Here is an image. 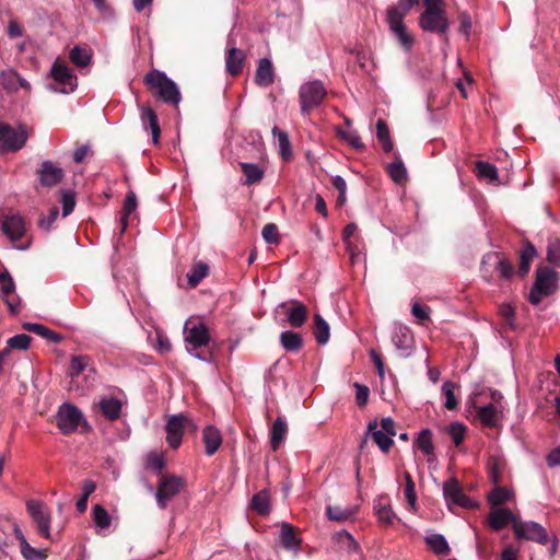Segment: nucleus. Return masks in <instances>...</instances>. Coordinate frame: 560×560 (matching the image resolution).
Masks as SVG:
<instances>
[{
  "instance_id": "obj_42",
  "label": "nucleus",
  "mask_w": 560,
  "mask_h": 560,
  "mask_svg": "<svg viewBox=\"0 0 560 560\" xmlns=\"http://www.w3.org/2000/svg\"><path fill=\"white\" fill-rule=\"evenodd\" d=\"M416 445L424 455H433L434 446L432 443V433L429 429H423L419 432L416 439Z\"/></svg>"
},
{
  "instance_id": "obj_54",
  "label": "nucleus",
  "mask_w": 560,
  "mask_h": 560,
  "mask_svg": "<svg viewBox=\"0 0 560 560\" xmlns=\"http://www.w3.org/2000/svg\"><path fill=\"white\" fill-rule=\"evenodd\" d=\"M32 338L26 334H19L8 340V349L27 350Z\"/></svg>"
},
{
  "instance_id": "obj_51",
  "label": "nucleus",
  "mask_w": 560,
  "mask_h": 560,
  "mask_svg": "<svg viewBox=\"0 0 560 560\" xmlns=\"http://www.w3.org/2000/svg\"><path fill=\"white\" fill-rule=\"evenodd\" d=\"M337 135L340 139L345 140L346 142H348L351 147H353L354 149H363V143L361 141V138L358 133L357 130L354 129H341V128H338L337 129Z\"/></svg>"
},
{
  "instance_id": "obj_24",
  "label": "nucleus",
  "mask_w": 560,
  "mask_h": 560,
  "mask_svg": "<svg viewBox=\"0 0 560 560\" xmlns=\"http://www.w3.org/2000/svg\"><path fill=\"white\" fill-rule=\"evenodd\" d=\"M424 542L429 549L438 557H446L451 553V547L444 535L429 533L424 536Z\"/></svg>"
},
{
  "instance_id": "obj_1",
  "label": "nucleus",
  "mask_w": 560,
  "mask_h": 560,
  "mask_svg": "<svg viewBox=\"0 0 560 560\" xmlns=\"http://www.w3.org/2000/svg\"><path fill=\"white\" fill-rule=\"evenodd\" d=\"M503 395L494 388L474 393L470 406L476 411V418L486 428L497 429L503 419Z\"/></svg>"
},
{
  "instance_id": "obj_10",
  "label": "nucleus",
  "mask_w": 560,
  "mask_h": 560,
  "mask_svg": "<svg viewBox=\"0 0 560 560\" xmlns=\"http://www.w3.org/2000/svg\"><path fill=\"white\" fill-rule=\"evenodd\" d=\"M26 510L35 523L38 534L46 538H50V524H51V513L49 508L39 500H28L26 502Z\"/></svg>"
},
{
  "instance_id": "obj_40",
  "label": "nucleus",
  "mask_w": 560,
  "mask_h": 560,
  "mask_svg": "<svg viewBox=\"0 0 560 560\" xmlns=\"http://www.w3.org/2000/svg\"><path fill=\"white\" fill-rule=\"evenodd\" d=\"M537 252L533 244L526 243L524 247L521 250L520 258V272L522 276H525L528 273L530 264L533 259L536 257Z\"/></svg>"
},
{
  "instance_id": "obj_55",
  "label": "nucleus",
  "mask_w": 560,
  "mask_h": 560,
  "mask_svg": "<svg viewBox=\"0 0 560 560\" xmlns=\"http://www.w3.org/2000/svg\"><path fill=\"white\" fill-rule=\"evenodd\" d=\"M404 477H405V481H406L405 495H406L407 501L410 504V506L412 509H416L417 495H416V491H415V482L409 472H405Z\"/></svg>"
},
{
  "instance_id": "obj_28",
  "label": "nucleus",
  "mask_w": 560,
  "mask_h": 560,
  "mask_svg": "<svg viewBox=\"0 0 560 560\" xmlns=\"http://www.w3.org/2000/svg\"><path fill=\"white\" fill-rule=\"evenodd\" d=\"M92 518L96 532L105 535L112 525V516L107 510L101 504H95L92 509Z\"/></svg>"
},
{
  "instance_id": "obj_6",
  "label": "nucleus",
  "mask_w": 560,
  "mask_h": 560,
  "mask_svg": "<svg viewBox=\"0 0 560 560\" xmlns=\"http://www.w3.org/2000/svg\"><path fill=\"white\" fill-rule=\"evenodd\" d=\"M50 75L55 82L48 84L47 88L52 92L69 94L78 86L75 74L65 61L55 60L50 69Z\"/></svg>"
},
{
  "instance_id": "obj_37",
  "label": "nucleus",
  "mask_w": 560,
  "mask_h": 560,
  "mask_svg": "<svg viewBox=\"0 0 560 560\" xmlns=\"http://www.w3.org/2000/svg\"><path fill=\"white\" fill-rule=\"evenodd\" d=\"M375 514L378 521L385 525H392L394 521L397 518L395 512L392 506L387 502H382L380 499L374 505Z\"/></svg>"
},
{
  "instance_id": "obj_38",
  "label": "nucleus",
  "mask_w": 560,
  "mask_h": 560,
  "mask_svg": "<svg viewBox=\"0 0 560 560\" xmlns=\"http://www.w3.org/2000/svg\"><path fill=\"white\" fill-rule=\"evenodd\" d=\"M252 508L260 515H268L270 512V497L267 490H261L252 498Z\"/></svg>"
},
{
  "instance_id": "obj_41",
  "label": "nucleus",
  "mask_w": 560,
  "mask_h": 560,
  "mask_svg": "<svg viewBox=\"0 0 560 560\" xmlns=\"http://www.w3.org/2000/svg\"><path fill=\"white\" fill-rule=\"evenodd\" d=\"M24 328L52 342H59L61 340V337L57 332L50 330L42 324L25 323Z\"/></svg>"
},
{
  "instance_id": "obj_61",
  "label": "nucleus",
  "mask_w": 560,
  "mask_h": 560,
  "mask_svg": "<svg viewBox=\"0 0 560 560\" xmlns=\"http://www.w3.org/2000/svg\"><path fill=\"white\" fill-rule=\"evenodd\" d=\"M262 238L268 244H277L279 242L278 228L273 223L266 224L261 232Z\"/></svg>"
},
{
  "instance_id": "obj_49",
  "label": "nucleus",
  "mask_w": 560,
  "mask_h": 560,
  "mask_svg": "<svg viewBox=\"0 0 560 560\" xmlns=\"http://www.w3.org/2000/svg\"><path fill=\"white\" fill-rule=\"evenodd\" d=\"M19 80H20V73L12 68L3 70L0 73V84L7 91L15 92L16 91V81H19Z\"/></svg>"
},
{
  "instance_id": "obj_2",
  "label": "nucleus",
  "mask_w": 560,
  "mask_h": 560,
  "mask_svg": "<svg viewBox=\"0 0 560 560\" xmlns=\"http://www.w3.org/2000/svg\"><path fill=\"white\" fill-rule=\"evenodd\" d=\"M147 88L166 104L178 106L182 94L178 85L164 71L153 69L144 77Z\"/></svg>"
},
{
  "instance_id": "obj_4",
  "label": "nucleus",
  "mask_w": 560,
  "mask_h": 560,
  "mask_svg": "<svg viewBox=\"0 0 560 560\" xmlns=\"http://www.w3.org/2000/svg\"><path fill=\"white\" fill-rule=\"evenodd\" d=\"M557 287L558 273L549 267L538 268L536 280L529 292V302L533 305H538L544 298L551 295L557 290Z\"/></svg>"
},
{
  "instance_id": "obj_36",
  "label": "nucleus",
  "mask_w": 560,
  "mask_h": 560,
  "mask_svg": "<svg viewBox=\"0 0 560 560\" xmlns=\"http://www.w3.org/2000/svg\"><path fill=\"white\" fill-rule=\"evenodd\" d=\"M240 166L245 175V184L254 185L264 177V171L255 163L241 162Z\"/></svg>"
},
{
  "instance_id": "obj_39",
  "label": "nucleus",
  "mask_w": 560,
  "mask_h": 560,
  "mask_svg": "<svg viewBox=\"0 0 560 560\" xmlns=\"http://www.w3.org/2000/svg\"><path fill=\"white\" fill-rule=\"evenodd\" d=\"M69 58L73 65L84 68L91 63L92 54L89 49L81 46H74L69 54Z\"/></svg>"
},
{
  "instance_id": "obj_27",
  "label": "nucleus",
  "mask_w": 560,
  "mask_h": 560,
  "mask_svg": "<svg viewBox=\"0 0 560 560\" xmlns=\"http://www.w3.org/2000/svg\"><path fill=\"white\" fill-rule=\"evenodd\" d=\"M202 440L205 443L206 454L211 456L220 447L222 443V436L220 431L213 425H207L202 432Z\"/></svg>"
},
{
  "instance_id": "obj_43",
  "label": "nucleus",
  "mask_w": 560,
  "mask_h": 560,
  "mask_svg": "<svg viewBox=\"0 0 560 560\" xmlns=\"http://www.w3.org/2000/svg\"><path fill=\"white\" fill-rule=\"evenodd\" d=\"M209 273V267L205 262H198L192 266L190 271L187 273V280L190 287L198 285L203 278Z\"/></svg>"
},
{
  "instance_id": "obj_34",
  "label": "nucleus",
  "mask_w": 560,
  "mask_h": 560,
  "mask_svg": "<svg viewBox=\"0 0 560 560\" xmlns=\"http://www.w3.org/2000/svg\"><path fill=\"white\" fill-rule=\"evenodd\" d=\"M280 343L287 351H299L302 348L303 340L299 332L285 330L280 334Z\"/></svg>"
},
{
  "instance_id": "obj_63",
  "label": "nucleus",
  "mask_w": 560,
  "mask_h": 560,
  "mask_svg": "<svg viewBox=\"0 0 560 560\" xmlns=\"http://www.w3.org/2000/svg\"><path fill=\"white\" fill-rule=\"evenodd\" d=\"M137 206L138 199L136 194L132 190L128 191L124 202L125 217L130 215L137 209Z\"/></svg>"
},
{
  "instance_id": "obj_7",
  "label": "nucleus",
  "mask_w": 560,
  "mask_h": 560,
  "mask_svg": "<svg viewBox=\"0 0 560 560\" xmlns=\"http://www.w3.org/2000/svg\"><path fill=\"white\" fill-rule=\"evenodd\" d=\"M28 139L27 128L23 125L15 127L0 122V152H16L21 150Z\"/></svg>"
},
{
  "instance_id": "obj_59",
  "label": "nucleus",
  "mask_w": 560,
  "mask_h": 560,
  "mask_svg": "<svg viewBox=\"0 0 560 560\" xmlns=\"http://www.w3.org/2000/svg\"><path fill=\"white\" fill-rule=\"evenodd\" d=\"M60 202L62 206V215L68 217L72 213L75 206L74 194L71 191L63 192Z\"/></svg>"
},
{
  "instance_id": "obj_57",
  "label": "nucleus",
  "mask_w": 560,
  "mask_h": 560,
  "mask_svg": "<svg viewBox=\"0 0 560 560\" xmlns=\"http://www.w3.org/2000/svg\"><path fill=\"white\" fill-rule=\"evenodd\" d=\"M547 259L556 267H560V240H555L549 243L547 249Z\"/></svg>"
},
{
  "instance_id": "obj_48",
  "label": "nucleus",
  "mask_w": 560,
  "mask_h": 560,
  "mask_svg": "<svg viewBox=\"0 0 560 560\" xmlns=\"http://www.w3.org/2000/svg\"><path fill=\"white\" fill-rule=\"evenodd\" d=\"M457 387V385L451 381H446L442 385V394L445 397L444 407L447 410H454L458 406V401L455 397L454 390Z\"/></svg>"
},
{
  "instance_id": "obj_31",
  "label": "nucleus",
  "mask_w": 560,
  "mask_h": 560,
  "mask_svg": "<svg viewBox=\"0 0 560 560\" xmlns=\"http://www.w3.org/2000/svg\"><path fill=\"white\" fill-rule=\"evenodd\" d=\"M357 513V508H341L339 505H327L326 506V515L328 520L335 521L338 523H343L351 520Z\"/></svg>"
},
{
  "instance_id": "obj_47",
  "label": "nucleus",
  "mask_w": 560,
  "mask_h": 560,
  "mask_svg": "<svg viewBox=\"0 0 560 560\" xmlns=\"http://www.w3.org/2000/svg\"><path fill=\"white\" fill-rule=\"evenodd\" d=\"M409 7L401 0L387 10L386 22H404V18L410 11Z\"/></svg>"
},
{
  "instance_id": "obj_17",
  "label": "nucleus",
  "mask_w": 560,
  "mask_h": 560,
  "mask_svg": "<svg viewBox=\"0 0 560 560\" xmlns=\"http://www.w3.org/2000/svg\"><path fill=\"white\" fill-rule=\"evenodd\" d=\"M39 183L43 186H55L63 178V170L51 161H44L37 171Z\"/></svg>"
},
{
  "instance_id": "obj_21",
  "label": "nucleus",
  "mask_w": 560,
  "mask_h": 560,
  "mask_svg": "<svg viewBox=\"0 0 560 560\" xmlns=\"http://www.w3.org/2000/svg\"><path fill=\"white\" fill-rule=\"evenodd\" d=\"M140 119L144 129L149 128L152 135V142L159 143L160 140V125L155 112L150 106L140 107Z\"/></svg>"
},
{
  "instance_id": "obj_13",
  "label": "nucleus",
  "mask_w": 560,
  "mask_h": 560,
  "mask_svg": "<svg viewBox=\"0 0 560 560\" xmlns=\"http://www.w3.org/2000/svg\"><path fill=\"white\" fill-rule=\"evenodd\" d=\"M83 420L81 410L72 404H62L57 412V425L63 434H70Z\"/></svg>"
},
{
  "instance_id": "obj_25",
  "label": "nucleus",
  "mask_w": 560,
  "mask_h": 560,
  "mask_svg": "<svg viewBox=\"0 0 560 560\" xmlns=\"http://www.w3.org/2000/svg\"><path fill=\"white\" fill-rule=\"evenodd\" d=\"M369 435L373 438L374 442L383 453H388L394 443L393 436L382 430H378L376 421L369 422L365 438Z\"/></svg>"
},
{
  "instance_id": "obj_60",
  "label": "nucleus",
  "mask_w": 560,
  "mask_h": 560,
  "mask_svg": "<svg viewBox=\"0 0 560 560\" xmlns=\"http://www.w3.org/2000/svg\"><path fill=\"white\" fill-rule=\"evenodd\" d=\"M355 402L359 407H364L370 396V388L366 385L354 383Z\"/></svg>"
},
{
  "instance_id": "obj_44",
  "label": "nucleus",
  "mask_w": 560,
  "mask_h": 560,
  "mask_svg": "<svg viewBox=\"0 0 560 560\" xmlns=\"http://www.w3.org/2000/svg\"><path fill=\"white\" fill-rule=\"evenodd\" d=\"M476 174L478 177L489 179L490 182H495L499 177L498 168L485 161L476 162Z\"/></svg>"
},
{
  "instance_id": "obj_50",
  "label": "nucleus",
  "mask_w": 560,
  "mask_h": 560,
  "mask_svg": "<svg viewBox=\"0 0 560 560\" xmlns=\"http://www.w3.org/2000/svg\"><path fill=\"white\" fill-rule=\"evenodd\" d=\"M512 498V492L508 488L495 487L489 494L488 501L492 506H498Z\"/></svg>"
},
{
  "instance_id": "obj_26",
  "label": "nucleus",
  "mask_w": 560,
  "mask_h": 560,
  "mask_svg": "<svg viewBox=\"0 0 560 560\" xmlns=\"http://www.w3.org/2000/svg\"><path fill=\"white\" fill-rule=\"evenodd\" d=\"M392 35L398 40L404 50L409 51L413 45V37L408 33L404 22H388Z\"/></svg>"
},
{
  "instance_id": "obj_30",
  "label": "nucleus",
  "mask_w": 560,
  "mask_h": 560,
  "mask_svg": "<svg viewBox=\"0 0 560 560\" xmlns=\"http://www.w3.org/2000/svg\"><path fill=\"white\" fill-rule=\"evenodd\" d=\"M100 408L107 419L115 420L120 416L121 401L113 396H105L100 400Z\"/></svg>"
},
{
  "instance_id": "obj_22",
  "label": "nucleus",
  "mask_w": 560,
  "mask_h": 560,
  "mask_svg": "<svg viewBox=\"0 0 560 560\" xmlns=\"http://www.w3.org/2000/svg\"><path fill=\"white\" fill-rule=\"evenodd\" d=\"M514 521H518V517L509 509H493L489 514V526L493 530H501L510 523L513 525Z\"/></svg>"
},
{
  "instance_id": "obj_14",
  "label": "nucleus",
  "mask_w": 560,
  "mask_h": 560,
  "mask_svg": "<svg viewBox=\"0 0 560 560\" xmlns=\"http://www.w3.org/2000/svg\"><path fill=\"white\" fill-rule=\"evenodd\" d=\"M277 312H283L288 324L292 327H301L306 322L307 310L304 304L296 300L280 303Z\"/></svg>"
},
{
  "instance_id": "obj_18",
  "label": "nucleus",
  "mask_w": 560,
  "mask_h": 560,
  "mask_svg": "<svg viewBox=\"0 0 560 560\" xmlns=\"http://www.w3.org/2000/svg\"><path fill=\"white\" fill-rule=\"evenodd\" d=\"M0 229L11 242H15L24 235L25 222L21 215L10 214L1 222Z\"/></svg>"
},
{
  "instance_id": "obj_12",
  "label": "nucleus",
  "mask_w": 560,
  "mask_h": 560,
  "mask_svg": "<svg viewBox=\"0 0 560 560\" xmlns=\"http://www.w3.org/2000/svg\"><path fill=\"white\" fill-rule=\"evenodd\" d=\"M422 31L445 34L450 27L448 20L442 9H424L419 16Z\"/></svg>"
},
{
  "instance_id": "obj_53",
  "label": "nucleus",
  "mask_w": 560,
  "mask_h": 560,
  "mask_svg": "<svg viewBox=\"0 0 560 560\" xmlns=\"http://www.w3.org/2000/svg\"><path fill=\"white\" fill-rule=\"evenodd\" d=\"M388 173L395 183H402L407 178V170L401 161L393 162L388 165Z\"/></svg>"
},
{
  "instance_id": "obj_11",
  "label": "nucleus",
  "mask_w": 560,
  "mask_h": 560,
  "mask_svg": "<svg viewBox=\"0 0 560 560\" xmlns=\"http://www.w3.org/2000/svg\"><path fill=\"white\" fill-rule=\"evenodd\" d=\"M186 427H190L194 431L197 425L192 420L182 413L173 415L166 423V441L172 448H177L182 444L183 431Z\"/></svg>"
},
{
  "instance_id": "obj_29",
  "label": "nucleus",
  "mask_w": 560,
  "mask_h": 560,
  "mask_svg": "<svg viewBox=\"0 0 560 560\" xmlns=\"http://www.w3.org/2000/svg\"><path fill=\"white\" fill-rule=\"evenodd\" d=\"M280 541L283 548L296 551L300 548V539L296 537L294 527L289 523H283L280 529Z\"/></svg>"
},
{
  "instance_id": "obj_64",
  "label": "nucleus",
  "mask_w": 560,
  "mask_h": 560,
  "mask_svg": "<svg viewBox=\"0 0 560 560\" xmlns=\"http://www.w3.org/2000/svg\"><path fill=\"white\" fill-rule=\"evenodd\" d=\"M495 269L504 279H510L514 271L513 266L506 259H498Z\"/></svg>"
},
{
  "instance_id": "obj_62",
  "label": "nucleus",
  "mask_w": 560,
  "mask_h": 560,
  "mask_svg": "<svg viewBox=\"0 0 560 560\" xmlns=\"http://www.w3.org/2000/svg\"><path fill=\"white\" fill-rule=\"evenodd\" d=\"M154 347L160 353H167L172 350L168 337L160 331H156V342Z\"/></svg>"
},
{
  "instance_id": "obj_15",
  "label": "nucleus",
  "mask_w": 560,
  "mask_h": 560,
  "mask_svg": "<svg viewBox=\"0 0 560 560\" xmlns=\"http://www.w3.org/2000/svg\"><path fill=\"white\" fill-rule=\"evenodd\" d=\"M392 342L396 350L404 358L409 357L413 350V336L411 330L401 324H396L393 328Z\"/></svg>"
},
{
  "instance_id": "obj_8",
  "label": "nucleus",
  "mask_w": 560,
  "mask_h": 560,
  "mask_svg": "<svg viewBox=\"0 0 560 560\" xmlns=\"http://www.w3.org/2000/svg\"><path fill=\"white\" fill-rule=\"evenodd\" d=\"M326 93V89L319 80L302 84L299 91L302 114L307 115L311 110L318 107L324 101Z\"/></svg>"
},
{
  "instance_id": "obj_20",
  "label": "nucleus",
  "mask_w": 560,
  "mask_h": 560,
  "mask_svg": "<svg viewBox=\"0 0 560 560\" xmlns=\"http://www.w3.org/2000/svg\"><path fill=\"white\" fill-rule=\"evenodd\" d=\"M332 541L338 547L339 551L347 555H359L361 551L359 542L345 529L335 533Z\"/></svg>"
},
{
  "instance_id": "obj_16",
  "label": "nucleus",
  "mask_w": 560,
  "mask_h": 560,
  "mask_svg": "<svg viewBox=\"0 0 560 560\" xmlns=\"http://www.w3.org/2000/svg\"><path fill=\"white\" fill-rule=\"evenodd\" d=\"M443 495L450 506L470 508L472 505L471 500L464 494L462 486L456 478H451L444 482Z\"/></svg>"
},
{
  "instance_id": "obj_56",
  "label": "nucleus",
  "mask_w": 560,
  "mask_h": 560,
  "mask_svg": "<svg viewBox=\"0 0 560 560\" xmlns=\"http://www.w3.org/2000/svg\"><path fill=\"white\" fill-rule=\"evenodd\" d=\"M21 553L24 557L25 560H44L45 556L44 553L32 547L28 541H23V544L20 545Z\"/></svg>"
},
{
  "instance_id": "obj_32",
  "label": "nucleus",
  "mask_w": 560,
  "mask_h": 560,
  "mask_svg": "<svg viewBox=\"0 0 560 560\" xmlns=\"http://www.w3.org/2000/svg\"><path fill=\"white\" fill-rule=\"evenodd\" d=\"M287 431L288 427L285 420L282 417H278L270 430V445L273 451L284 441Z\"/></svg>"
},
{
  "instance_id": "obj_5",
  "label": "nucleus",
  "mask_w": 560,
  "mask_h": 560,
  "mask_svg": "<svg viewBox=\"0 0 560 560\" xmlns=\"http://www.w3.org/2000/svg\"><path fill=\"white\" fill-rule=\"evenodd\" d=\"M186 489L184 478L175 475L162 476L159 480L154 497L159 509L165 510L170 502Z\"/></svg>"
},
{
  "instance_id": "obj_9",
  "label": "nucleus",
  "mask_w": 560,
  "mask_h": 560,
  "mask_svg": "<svg viewBox=\"0 0 560 560\" xmlns=\"http://www.w3.org/2000/svg\"><path fill=\"white\" fill-rule=\"evenodd\" d=\"M513 530L518 539L535 541L540 545H547L550 541L546 528L534 521H514Z\"/></svg>"
},
{
  "instance_id": "obj_23",
  "label": "nucleus",
  "mask_w": 560,
  "mask_h": 560,
  "mask_svg": "<svg viewBox=\"0 0 560 560\" xmlns=\"http://www.w3.org/2000/svg\"><path fill=\"white\" fill-rule=\"evenodd\" d=\"M275 70L270 59L261 58L255 74V82L261 88H268L273 83Z\"/></svg>"
},
{
  "instance_id": "obj_46",
  "label": "nucleus",
  "mask_w": 560,
  "mask_h": 560,
  "mask_svg": "<svg viewBox=\"0 0 560 560\" xmlns=\"http://www.w3.org/2000/svg\"><path fill=\"white\" fill-rule=\"evenodd\" d=\"M376 138L383 145L385 152L393 150V142L389 136V129L383 119L376 121Z\"/></svg>"
},
{
  "instance_id": "obj_45",
  "label": "nucleus",
  "mask_w": 560,
  "mask_h": 560,
  "mask_svg": "<svg viewBox=\"0 0 560 560\" xmlns=\"http://www.w3.org/2000/svg\"><path fill=\"white\" fill-rule=\"evenodd\" d=\"M272 135L278 140L281 156L285 160L291 158L292 151L288 133L278 127H273Z\"/></svg>"
},
{
  "instance_id": "obj_58",
  "label": "nucleus",
  "mask_w": 560,
  "mask_h": 560,
  "mask_svg": "<svg viewBox=\"0 0 560 560\" xmlns=\"http://www.w3.org/2000/svg\"><path fill=\"white\" fill-rule=\"evenodd\" d=\"M448 433L454 444L458 446L464 441L466 428L459 422H454L450 425Z\"/></svg>"
},
{
  "instance_id": "obj_3",
  "label": "nucleus",
  "mask_w": 560,
  "mask_h": 560,
  "mask_svg": "<svg viewBox=\"0 0 560 560\" xmlns=\"http://www.w3.org/2000/svg\"><path fill=\"white\" fill-rule=\"evenodd\" d=\"M184 331L188 353L200 361L209 362L210 360L198 351V348L207 346L210 341V335L207 325L202 322L194 323L187 320L184 327Z\"/></svg>"
},
{
  "instance_id": "obj_19",
  "label": "nucleus",
  "mask_w": 560,
  "mask_h": 560,
  "mask_svg": "<svg viewBox=\"0 0 560 560\" xmlns=\"http://www.w3.org/2000/svg\"><path fill=\"white\" fill-rule=\"evenodd\" d=\"M0 283H1V293L3 294V300L5 304L9 306L12 313H16L20 306V300L11 299L10 295L15 291V282L8 270H3L0 272Z\"/></svg>"
},
{
  "instance_id": "obj_33",
  "label": "nucleus",
  "mask_w": 560,
  "mask_h": 560,
  "mask_svg": "<svg viewBox=\"0 0 560 560\" xmlns=\"http://www.w3.org/2000/svg\"><path fill=\"white\" fill-rule=\"evenodd\" d=\"M314 336L318 345H326L330 337V327L319 314L314 316Z\"/></svg>"
},
{
  "instance_id": "obj_52",
  "label": "nucleus",
  "mask_w": 560,
  "mask_h": 560,
  "mask_svg": "<svg viewBox=\"0 0 560 560\" xmlns=\"http://www.w3.org/2000/svg\"><path fill=\"white\" fill-rule=\"evenodd\" d=\"M90 358L86 355H73L70 360V376H79L89 365Z\"/></svg>"
},
{
  "instance_id": "obj_35",
  "label": "nucleus",
  "mask_w": 560,
  "mask_h": 560,
  "mask_svg": "<svg viewBox=\"0 0 560 560\" xmlns=\"http://www.w3.org/2000/svg\"><path fill=\"white\" fill-rule=\"evenodd\" d=\"M244 54L237 48H231L228 52L225 65L226 70L232 75H236L243 67Z\"/></svg>"
}]
</instances>
